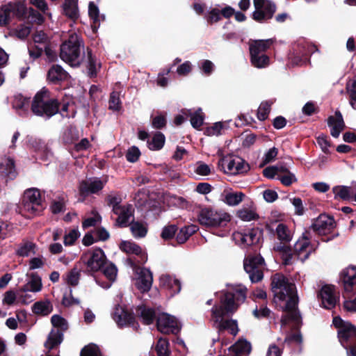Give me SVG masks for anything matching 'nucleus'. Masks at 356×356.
I'll return each mask as SVG.
<instances>
[{"instance_id": "f257e3e1", "label": "nucleus", "mask_w": 356, "mask_h": 356, "mask_svg": "<svg viewBox=\"0 0 356 356\" xmlns=\"http://www.w3.org/2000/svg\"><path fill=\"white\" fill-rule=\"evenodd\" d=\"M271 290L274 298L284 301L288 298L283 312H286L281 317L282 325H286L292 321L296 326L302 324V318L298 308V297L294 283L290 282L289 279L282 273H277L271 276Z\"/></svg>"}, {"instance_id": "f03ea898", "label": "nucleus", "mask_w": 356, "mask_h": 356, "mask_svg": "<svg viewBox=\"0 0 356 356\" xmlns=\"http://www.w3.org/2000/svg\"><path fill=\"white\" fill-rule=\"evenodd\" d=\"M332 325L337 329L338 340L346 350L347 356H356V326L339 316L333 318Z\"/></svg>"}, {"instance_id": "7ed1b4c3", "label": "nucleus", "mask_w": 356, "mask_h": 356, "mask_svg": "<svg viewBox=\"0 0 356 356\" xmlns=\"http://www.w3.org/2000/svg\"><path fill=\"white\" fill-rule=\"evenodd\" d=\"M49 91L42 88L34 96L31 109L33 114L50 118L59 112L60 103L56 99H47Z\"/></svg>"}, {"instance_id": "20e7f679", "label": "nucleus", "mask_w": 356, "mask_h": 356, "mask_svg": "<svg viewBox=\"0 0 356 356\" xmlns=\"http://www.w3.org/2000/svg\"><path fill=\"white\" fill-rule=\"evenodd\" d=\"M81 41L76 34L70 35L60 47V58L71 66L80 65Z\"/></svg>"}, {"instance_id": "39448f33", "label": "nucleus", "mask_w": 356, "mask_h": 356, "mask_svg": "<svg viewBox=\"0 0 356 356\" xmlns=\"http://www.w3.org/2000/svg\"><path fill=\"white\" fill-rule=\"evenodd\" d=\"M231 220V216L225 212H218L209 208L202 209L198 215L200 225L211 229L224 228Z\"/></svg>"}, {"instance_id": "423d86ee", "label": "nucleus", "mask_w": 356, "mask_h": 356, "mask_svg": "<svg viewBox=\"0 0 356 356\" xmlns=\"http://www.w3.org/2000/svg\"><path fill=\"white\" fill-rule=\"evenodd\" d=\"M336 226L333 216L321 213L314 220L311 228L321 236L322 241L328 242L339 236V233H334Z\"/></svg>"}, {"instance_id": "0eeeda50", "label": "nucleus", "mask_w": 356, "mask_h": 356, "mask_svg": "<svg viewBox=\"0 0 356 356\" xmlns=\"http://www.w3.org/2000/svg\"><path fill=\"white\" fill-rule=\"evenodd\" d=\"M220 305H215L211 311L212 316L216 318V323L220 318L235 313L240 306L232 291H225L220 298Z\"/></svg>"}, {"instance_id": "6e6552de", "label": "nucleus", "mask_w": 356, "mask_h": 356, "mask_svg": "<svg viewBox=\"0 0 356 356\" xmlns=\"http://www.w3.org/2000/svg\"><path fill=\"white\" fill-rule=\"evenodd\" d=\"M22 207L24 211L31 215H40L45 208L40 191L35 188L26 189L22 197Z\"/></svg>"}, {"instance_id": "1a4fd4ad", "label": "nucleus", "mask_w": 356, "mask_h": 356, "mask_svg": "<svg viewBox=\"0 0 356 356\" xmlns=\"http://www.w3.org/2000/svg\"><path fill=\"white\" fill-rule=\"evenodd\" d=\"M81 260L87 267L83 273L88 275L102 270L108 261L104 252L100 248H93L91 252L81 255Z\"/></svg>"}, {"instance_id": "9d476101", "label": "nucleus", "mask_w": 356, "mask_h": 356, "mask_svg": "<svg viewBox=\"0 0 356 356\" xmlns=\"http://www.w3.org/2000/svg\"><path fill=\"white\" fill-rule=\"evenodd\" d=\"M254 11L252 18L258 23H266L271 19L277 10V5L271 0H253Z\"/></svg>"}, {"instance_id": "9b49d317", "label": "nucleus", "mask_w": 356, "mask_h": 356, "mask_svg": "<svg viewBox=\"0 0 356 356\" xmlns=\"http://www.w3.org/2000/svg\"><path fill=\"white\" fill-rule=\"evenodd\" d=\"M264 229L255 227L244 229L243 232H236L233 234L234 240L240 241L244 246L259 245L263 241Z\"/></svg>"}, {"instance_id": "f8f14e48", "label": "nucleus", "mask_w": 356, "mask_h": 356, "mask_svg": "<svg viewBox=\"0 0 356 356\" xmlns=\"http://www.w3.org/2000/svg\"><path fill=\"white\" fill-rule=\"evenodd\" d=\"M156 327L159 332L165 334H177L181 330L177 319L166 313H162L157 316Z\"/></svg>"}, {"instance_id": "ddd939ff", "label": "nucleus", "mask_w": 356, "mask_h": 356, "mask_svg": "<svg viewBox=\"0 0 356 356\" xmlns=\"http://www.w3.org/2000/svg\"><path fill=\"white\" fill-rule=\"evenodd\" d=\"M318 298L321 299V305L326 309H332L339 302V293L334 285L325 284L319 291Z\"/></svg>"}, {"instance_id": "4468645a", "label": "nucleus", "mask_w": 356, "mask_h": 356, "mask_svg": "<svg viewBox=\"0 0 356 356\" xmlns=\"http://www.w3.org/2000/svg\"><path fill=\"white\" fill-rule=\"evenodd\" d=\"M113 318L120 327L131 326L136 331L138 330L139 324L136 321L134 313L129 312L124 307L120 306L115 307Z\"/></svg>"}, {"instance_id": "2eb2a0df", "label": "nucleus", "mask_w": 356, "mask_h": 356, "mask_svg": "<svg viewBox=\"0 0 356 356\" xmlns=\"http://www.w3.org/2000/svg\"><path fill=\"white\" fill-rule=\"evenodd\" d=\"M340 282L343 290V296L352 295L356 289V266H350L340 273Z\"/></svg>"}, {"instance_id": "dca6fc26", "label": "nucleus", "mask_w": 356, "mask_h": 356, "mask_svg": "<svg viewBox=\"0 0 356 356\" xmlns=\"http://www.w3.org/2000/svg\"><path fill=\"white\" fill-rule=\"evenodd\" d=\"M134 208L130 204H127L123 205L118 212L115 211L113 212L114 214L118 216V218L115 222V226L124 228L129 226V219L131 217H134Z\"/></svg>"}, {"instance_id": "f3484780", "label": "nucleus", "mask_w": 356, "mask_h": 356, "mask_svg": "<svg viewBox=\"0 0 356 356\" xmlns=\"http://www.w3.org/2000/svg\"><path fill=\"white\" fill-rule=\"evenodd\" d=\"M303 238V240L298 241L296 243L293 252V254L296 255L298 259L302 262L307 259L310 254L314 251L309 241V238L305 236Z\"/></svg>"}, {"instance_id": "a211bd4d", "label": "nucleus", "mask_w": 356, "mask_h": 356, "mask_svg": "<svg viewBox=\"0 0 356 356\" xmlns=\"http://www.w3.org/2000/svg\"><path fill=\"white\" fill-rule=\"evenodd\" d=\"M153 282L152 272L146 268H141L136 280V287L143 293L147 292L151 289Z\"/></svg>"}, {"instance_id": "6ab92c4d", "label": "nucleus", "mask_w": 356, "mask_h": 356, "mask_svg": "<svg viewBox=\"0 0 356 356\" xmlns=\"http://www.w3.org/2000/svg\"><path fill=\"white\" fill-rule=\"evenodd\" d=\"M327 124L331 127L330 134L334 138H338L346 127L342 114L338 110L335 111L334 116L328 117Z\"/></svg>"}, {"instance_id": "aec40b11", "label": "nucleus", "mask_w": 356, "mask_h": 356, "mask_svg": "<svg viewBox=\"0 0 356 356\" xmlns=\"http://www.w3.org/2000/svg\"><path fill=\"white\" fill-rule=\"evenodd\" d=\"M161 287L169 291L171 297L179 293L181 289V282L168 275H162L159 280Z\"/></svg>"}, {"instance_id": "412c9836", "label": "nucleus", "mask_w": 356, "mask_h": 356, "mask_svg": "<svg viewBox=\"0 0 356 356\" xmlns=\"http://www.w3.org/2000/svg\"><path fill=\"white\" fill-rule=\"evenodd\" d=\"M104 186V183L99 179H95L90 182L82 181L79 186V194L83 197H86L89 194H95L101 191Z\"/></svg>"}, {"instance_id": "4be33fe9", "label": "nucleus", "mask_w": 356, "mask_h": 356, "mask_svg": "<svg viewBox=\"0 0 356 356\" xmlns=\"http://www.w3.org/2000/svg\"><path fill=\"white\" fill-rule=\"evenodd\" d=\"M252 350L250 342L244 339H238L229 348V356H248Z\"/></svg>"}, {"instance_id": "5701e85b", "label": "nucleus", "mask_w": 356, "mask_h": 356, "mask_svg": "<svg viewBox=\"0 0 356 356\" xmlns=\"http://www.w3.org/2000/svg\"><path fill=\"white\" fill-rule=\"evenodd\" d=\"M120 250L127 254H133L138 256L141 263L147 260V255L145 253L140 246L133 241H122L120 244Z\"/></svg>"}, {"instance_id": "b1692460", "label": "nucleus", "mask_w": 356, "mask_h": 356, "mask_svg": "<svg viewBox=\"0 0 356 356\" xmlns=\"http://www.w3.org/2000/svg\"><path fill=\"white\" fill-rule=\"evenodd\" d=\"M68 78V73L60 65H53L47 72V79L53 84H60Z\"/></svg>"}, {"instance_id": "393cba45", "label": "nucleus", "mask_w": 356, "mask_h": 356, "mask_svg": "<svg viewBox=\"0 0 356 356\" xmlns=\"http://www.w3.org/2000/svg\"><path fill=\"white\" fill-rule=\"evenodd\" d=\"M136 315L142 319L143 323L145 325L152 324L157 318L154 309L145 305H140L136 308Z\"/></svg>"}, {"instance_id": "a878e982", "label": "nucleus", "mask_w": 356, "mask_h": 356, "mask_svg": "<svg viewBox=\"0 0 356 356\" xmlns=\"http://www.w3.org/2000/svg\"><path fill=\"white\" fill-rule=\"evenodd\" d=\"M32 312L38 316H48L53 311V305L48 299L35 302L31 307Z\"/></svg>"}, {"instance_id": "bb28decb", "label": "nucleus", "mask_w": 356, "mask_h": 356, "mask_svg": "<svg viewBox=\"0 0 356 356\" xmlns=\"http://www.w3.org/2000/svg\"><path fill=\"white\" fill-rule=\"evenodd\" d=\"M0 174L13 179L17 175L15 161L11 158H6L0 163Z\"/></svg>"}, {"instance_id": "cd10ccee", "label": "nucleus", "mask_w": 356, "mask_h": 356, "mask_svg": "<svg viewBox=\"0 0 356 356\" xmlns=\"http://www.w3.org/2000/svg\"><path fill=\"white\" fill-rule=\"evenodd\" d=\"M274 42L275 40L273 38L253 40L249 45V51L252 52L254 51V52H257L258 54H265L273 45Z\"/></svg>"}, {"instance_id": "c85d7f7f", "label": "nucleus", "mask_w": 356, "mask_h": 356, "mask_svg": "<svg viewBox=\"0 0 356 356\" xmlns=\"http://www.w3.org/2000/svg\"><path fill=\"white\" fill-rule=\"evenodd\" d=\"M198 229V226L193 224L184 226L177 234L176 241L177 243H184L190 238V236L196 233Z\"/></svg>"}, {"instance_id": "c756f323", "label": "nucleus", "mask_w": 356, "mask_h": 356, "mask_svg": "<svg viewBox=\"0 0 356 356\" xmlns=\"http://www.w3.org/2000/svg\"><path fill=\"white\" fill-rule=\"evenodd\" d=\"M63 10V13L73 22L79 18L78 5L75 0H65Z\"/></svg>"}, {"instance_id": "7c9ffc66", "label": "nucleus", "mask_w": 356, "mask_h": 356, "mask_svg": "<svg viewBox=\"0 0 356 356\" xmlns=\"http://www.w3.org/2000/svg\"><path fill=\"white\" fill-rule=\"evenodd\" d=\"M274 250L281 254L282 264L284 266H289L292 264L293 254L291 246L280 243L274 247Z\"/></svg>"}, {"instance_id": "2f4dec72", "label": "nucleus", "mask_w": 356, "mask_h": 356, "mask_svg": "<svg viewBox=\"0 0 356 356\" xmlns=\"http://www.w3.org/2000/svg\"><path fill=\"white\" fill-rule=\"evenodd\" d=\"M250 62L257 68H265L270 64V58L266 54L250 51Z\"/></svg>"}, {"instance_id": "473e14b6", "label": "nucleus", "mask_w": 356, "mask_h": 356, "mask_svg": "<svg viewBox=\"0 0 356 356\" xmlns=\"http://www.w3.org/2000/svg\"><path fill=\"white\" fill-rule=\"evenodd\" d=\"M30 277L31 280L26 284H25L21 290L24 292H38L41 291L42 287L41 277L38 275L37 273H31Z\"/></svg>"}, {"instance_id": "72a5a7b5", "label": "nucleus", "mask_w": 356, "mask_h": 356, "mask_svg": "<svg viewBox=\"0 0 356 356\" xmlns=\"http://www.w3.org/2000/svg\"><path fill=\"white\" fill-rule=\"evenodd\" d=\"M236 216L243 221L257 220L259 218L256 207L252 204L250 208L243 207L236 212Z\"/></svg>"}, {"instance_id": "f704fd0d", "label": "nucleus", "mask_w": 356, "mask_h": 356, "mask_svg": "<svg viewBox=\"0 0 356 356\" xmlns=\"http://www.w3.org/2000/svg\"><path fill=\"white\" fill-rule=\"evenodd\" d=\"M63 339V333L58 330H51L47 340L44 343V347L49 350L54 349L58 346Z\"/></svg>"}, {"instance_id": "c9c22d12", "label": "nucleus", "mask_w": 356, "mask_h": 356, "mask_svg": "<svg viewBox=\"0 0 356 356\" xmlns=\"http://www.w3.org/2000/svg\"><path fill=\"white\" fill-rule=\"evenodd\" d=\"M218 328L219 331L229 330V333L233 336H236L238 333L239 329L238 327V323L234 319H226L224 320L220 318Z\"/></svg>"}, {"instance_id": "e433bc0d", "label": "nucleus", "mask_w": 356, "mask_h": 356, "mask_svg": "<svg viewBox=\"0 0 356 356\" xmlns=\"http://www.w3.org/2000/svg\"><path fill=\"white\" fill-rule=\"evenodd\" d=\"M12 17H16L19 19H23L26 17L27 8L26 6L18 1L15 3H10L7 5Z\"/></svg>"}, {"instance_id": "4c0bfd02", "label": "nucleus", "mask_w": 356, "mask_h": 356, "mask_svg": "<svg viewBox=\"0 0 356 356\" xmlns=\"http://www.w3.org/2000/svg\"><path fill=\"white\" fill-rule=\"evenodd\" d=\"M165 142L164 134L160 131H156L151 140H147V147L152 151H159L161 149Z\"/></svg>"}, {"instance_id": "58836bf2", "label": "nucleus", "mask_w": 356, "mask_h": 356, "mask_svg": "<svg viewBox=\"0 0 356 356\" xmlns=\"http://www.w3.org/2000/svg\"><path fill=\"white\" fill-rule=\"evenodd\" d=\"M130 231L134 238H143L147 235V227L142 222L135 221L134 219L130 222Z\"/></svg>"}, {"instance_id": "ea45409f", "label": "nucleus", "mask_w": 356, "mask_h": 356, "mask_svg": "<svg viewBox=\"0 0 356 356\" xmlns=\"http://www.w3.org/2000/svg\"><path fill=\"white\" fill-rule=\"evenodd\" d=\"M350 189V187L346 186H336L333 187L332 192L334 195V199H340L343 201L350 200L352 197Z\"/></svg>"}, {"instance_id": "a19ab883", "label": "nucleus", "mask_w": 356, "mask_h": 356, "mask_svg": "<svg viewBox=\"0 0 356 356\" xmlns=\"http://www.w3.org/2000/svg\"><path fill=\"white\" fill-rule=\"evenodd\" d=\"M170 343L167 339L160 338L156 344L155 350L158 356H170Z\"/></svg>"}, {"instance_id": "79ce46f5", "label": "nucleus", "mask_w": 356, "mask_h": 356, "mask_svg": "<svg viewBox=\"0 0 356 356\" xmlns=\"http://www.w3.org/2000/svg\"><path fill=\"white\" fill-rule=\"evenodd\" d=\"M35 243L26 241L19 245V248L16 250V254L19 257H28L31 252L35 253Z\"/></svg>"}, {"instance_id": "37998d69", "label": "nucleus", "mask_w": 356, "mask_h": 356, "mask_svg": "<svg viewBox=\"0 0 356 356\" xmlns=\"http://www.w3.org/2000/svg\"><path fill=\"white\" fill-rule=\"evenodd\" d=\"M191 117L190 121L192 127L196 129H199L203 124L204 120V114L202 112V109L199 108L193 113L189 112Z\"/></svg>"}, {"instance_id": "c03bdc74", "label": "nucleus", "mask_w": 356, "mask_h": 356, "mask_svg": "<svg viewBox=\"0 0 356 356\" xmlns=\"http://www.w3.org/2000/svg\"><path fill=\"white\" fill-rule=\"evenodd\" d=\"M244 197L245 194L242 192L228 193L225 195V202L229 206L238 205Z\"/></svg>"}, {"instance_id": "a18cd8bd", "label": "nucleus", "mask_w": 356, "mask_h": 356, "mask_svg": "<svg viewBox=\"0 0 356 356\" xmlns=\"http://www.w3.org/2000/svg\"><path fill=\"white\" fill-rule=\"evenodd\" d=\"M244 270L249 275V277L253 283L261 281L264 277V273L259 268H254L252 266H244Z\"/></svg>"}, {"instance_id": "49530a36", "label": "nucleus", "mask_w": 356, "mask_h": 356, "mask_svg": "<svg viewBox=\"0 0 356 356\" xmlns=\"http://www.w3.org/2000/svg\"><path fill=\"white\" fill-rule=\"evenodd\" d=\"M51 323L54 327L63 333L68 328L67 322L65 318L58 314H54L51 318Z\"/></svg>"}, {"instance_id": "de8ad7c7", "label": "nucleus", "mask_w": 356, "mask_h": 356, "mask_svg": "<svg viewBox=\"0 0 356 356\" xmlns=\"http://www.w3.org/2000/svg\"><path fill=\"white\" fill-rule=\"evenodd\" d=\"M276 233L279 240L289 242L291 239L290 232L287 226L283 223H280L276 228Z\"/></svg>"}, {"instance_id": "09e8293b", "label": "nucleus", "mask_w": 356, "mask_h": 356, "mask_svg": "<svg viewBox=\"0 0 356 356\" xmlns=\"http://www.w3.org/2000/svg\"><path fill=\"white\" fill-rule=\"evenodd\" d=\"M80 356H102L99 347L94 343L85 346L81 350Z\"/></svg>"}, {"instance_id": "8fccbe9b", "label": "nucleus", "mask_w": 356, "mask_h": 356, "mask_svg": "<svg viewBox=\"0 0 356 356\" xmlns=\"http://www.w3.org/2000/svg\"><path fill=\"white\" fill-rule=\"evenodd\" d=\"M271 103L263 102L261 103L257 113V118L260 121H264L268 117L270 112Z\"/></svg>"}, {"instance_id": "3c124183", "label": "nucleus", "mask_w": 356, "mask_h": 356, "mask_svg": "<svg viewBox=\"0 0 356 356\" xmlns=\"http://www.w3.org/2000/svg\"><path fill=\"white\" fill-rule=\"evenodd\" d=\"M204 17L209 25L217 23L222 19L220 10L217 8H211L205 14Z\"/></svg>"}, {"instance_id": "603ef678", "label": "nucleus", "mask_w": 356, "mask_h": 356, "mask_svg": "<svg viewBox=\"0 0 356 356\" xmlns=\"http://www.w3.org/2000/svg\"><path fill=\"white\" fill-rule=\"evenodd\" d=\"M177 230L178 227L175 225H168L165 226L162 229L161 237L164 241H169L172 239L177 232Z\"/></svg>"}, {"instance_id": "864d4df0", "label": "nucleus", "mask_w": 356, "mask_h": 356, "mask_svg": "<svg viewBox=\"0 0 356 356\" xmlns=\"http://www.w3.org/2000/svg\"><path fill=\"white\" fill-rule=\"evenodd\" d=\"M81 268H78L77 264L69 272L67 278L68 284L75 286L78 284L80 279Z\"/></svg>"}, {"instance_id": "5fc2aeb1", "label": "nucleus", "mask_w": 356, "mask_h": 356, "mask_svg": "<svg viewBox=\"0 0 356 356\" xmlns=\"http://www.w3.org/2000/svg\"><path fill=\"white\" fill-rule=\"evenodd\" d=\"M109 109L118 111L121 109V101L120 99V94L118 92L113 91L110 95L108 101Z\"/></svg>"}, {"instance_id": "6e6d98bb", "label": "nucleus", "mask_w": 356, "mask_h": 356, "mask_svg": "<svg viewBox=\"0 0 356 356\" xmlns=\"http://www.w3.org/2000/svg\"><path fill=\"white\" fill-rule=\"evenodd\" d=\"M88 70L90 77L97 76V72L96 69V58L92 56V50L88 49Z\"/></svg>"}, {"instance_id": "4d7b16f0", "label": "nucleus", "mask_w": 356, "mask_h": 356, "mask_svg": "<svg viewBox=\"0 0 356 356\" xmlns=\"http://www.w3.org/2000/svg\"><path fill=\"white\" fill-rule=\"evenodd\" d=\"M32 38L34 43L41 44L44 47L50 43L49 37L43 31H36Z\"/></svg>"}, {"instance_id": "13d9d810", "label": "nucleus", "mask_w": 356, "mask_h": 356, "mask_svg": "<svg viewBox=\"0 0 356 356\" xmlns=\"http://www.w3.org/2000/svg\"><path fill=\"white\" fill-rule=\"evenodd\" d=\"M79 139L78 131L75 129H67L63 136V140L65 144H72Z\"/></svg>"}, {"instance_id": "bf43d9fd", "label": "nucleus", "mask_w": 356, "mask_h": 356, "mask_svg": "<svg viewBox=\"0 0 356 356\" xmlns=\"http://www.w3.org/2000/svg\"><path fill=\"white\" fill-rule=\"evenodd\" d=\"M104 275L110 281H113L115 279L117 275V268L113 263L106 264L104 267L102 269Z\"/></svg>"}, {"instance_id": "052dcab7", "label": "nucleus", "mask_w": 356, "mask_h": 356, "mask_svg": "<svg viewBox=\"0 0 356 356\" xmlns=\"http://www.w3.org/2000/svg\"><path fill=\"white\" fill-rule=\"evenodd\" d=\"M140 156V152L136 146H132L127 150L126 153V159L131 163L136 162Z\"/></svg>"}, {"instance_id": "680f3d73", "label": "nucleus", "mask_w": 356, "mask_h": 356, "mask_svg": "<svg viewBox=\"0 0 356 356\" xmlns=\"http://www.w3.org/2000/svg\"><path fill=\"white\" fill-rule=\"evenodd\" d=\"M246 292L247 289L241 285L237 286L234 289L233 293L235 294V299L240 305L245 300L247 297Z\"/></svg>"}, {"instance_id": "e2e57ef3", "label": "nucleus", "mask_w": 356, "mask_h": 356, "mask_svg": "<svg viewBox=\"0 0 356 356\" xmlns=\"http://www.w3.org/2000/svg\"><path fill=\"white\" fill-rule=\"evenodd\" d=\"M79 232L76 229H72L67 234H65L64 236V245L65 246L72 245L74 244L75 241L79 237Z\"/></svg>"}, {"instance_id": "0e129e2a", "label": "nucleus", "mask_w": 356, "mask_h": 356, "mask_svg": "<svg viewBox=\"0 0 356 356\" xmlns=\"http://www.w3.org/2000/svg\"><path fill=\"white\" fill-rule=\"evenodd\" d=\"M50 209L54 214H58L65 210V203L64 199L62 198L59 200H53Z\"/></svg>"}, {"instance_id": "69168bd1", "label": "nucleus", "mask_w": 356, "mask_h": 356, "mask_svg": "<svg viewBox=\"0 0 356 356\" xmlns=\"http://www.w3.org/2000/svg\"><path fill=\"white\" fill-rule=\"evenodd\" d=\"M224 125L222 122H218L215 123L211 127H207L204 131V134L207 136H213V135H220L221 133V130L223 129Z\"/></svg>"}, {"instance_id": "338daca9", "label": "nucleus", "mask_w": 356, "mask_h": 356, "mask_svg": "<svg viewBox=\"0 0 356 356\" xmlns=\"http://www.w3.org/2000/svg\"><path fill=\"white\" fill-rule=\"evenodd\" d=\"M11 13L7 6L2 8V12L0 13V26H8L12 18Z\"/></svg>"}, {"instance_id": "774afa93", "label": "nucleus", "mask_w": 356, "mask_h": 356, "mask_svg": "<svg viewBox=\"0 0 356 356\" xmlns=\"http://www.w3.org/2000/svg\"><path fill=\"white\" fill-rule=\"evenodd\" d=\"M347 90L350 96V104L356 110V80L347 86Z\"/></svg>"}]
</instances>
